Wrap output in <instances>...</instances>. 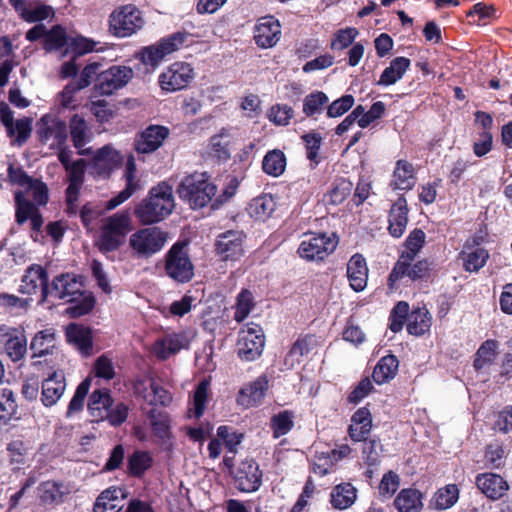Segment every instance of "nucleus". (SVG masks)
I'll use <instances>...</instances> for the list:
<instances>
[{
	"instance_id": "obj_1",
	"label": "nucleus",
	"mask_w": 512,
	"mask_h": 512,
	"mask_svg": "<svg viewBox=\"0 0 512 512\" xmlns=\"http://www.w3.org/2000/svg\"><path fill=\"white\" fill-rule=\"evenodd\" d=\"M49 297L69 304L65 313L71 318L88 314L95 305L92 293L84 289L78 276L70 273L53 278L49 290H45L44 299L47 300Z\"/></svg>"
},
{
	"instance_id": "obj_2",
	"label": "nucleus",
	"mask_w": 512,
	"mask_h": 512,
	"mask_svg": "<svg viewBox=\"0 0 512 512\" xmlns=\"http://www.w3.org/2000/svg\"><path fill=\"white\" fill-rule=\"evenodd\" d=\"M175 207L173 190L161 182L151 188L148 196L135 206L134 214L143 224H154L168 217Z\"/></svg>"
},
{
	"instance_id": "obj_3",
	"label": "nucleus",
	"mask_w": 512,
	"mask_h": 512,
	"mask_svg": "<svg viewBox=\"0 0 512 512\" xmlns=\"http://www.w3.org/2000/svg\"><path fill=\"white\" fill-rule=\"evenodd\" d=\"M132 228L129 211H118L101 220L95 245L104 255L115 252L125 244L127 235L132 231Z\"/></svg>"
},
{
	"instance_id": "obj_4",
	"label": "nucleus",
	"mask_w": 512,
	"mask_h": 512,
	"mask_svg": "<svg viewBox=\"0 0 512 512\" xmlns=\"http://www.w3.org/2000/svg\"><path fill=\"white\" fill-rule=\"evenodd\" d=\"M217 187L210 181L206 172H194L186 175L177 187L180 199L186 202L190 208L205 207L216 195Z\"/></svg>"
},
{
	"instance_id": "obj_5",
	"label": "nucleus",
	"mask_w": 512,
	"mask_h": 512,
	"mask_svg": "<svg viewBox=\"0 0 512 512\" xmlns=\"http://www.w3.org/2000/svg\"><path fill=\"white\" fill-rule=\"evenodd\" d=\"M237 450H227L223 458L224 466L233 475L235 486L242 492L256 491L262 481V473L253 459H244L234 468Z\"/></svg>"
},
{
	"instance_id": "obj_6",
	"label": "nucleus",
	"mask_w": 512,
	"mask_h": 512,
	"mask_svg": "<svg viewBox=\"0 0 512 512\" xmlns=\"http://www.w3.org/2000/svg\"><path fill=\"white\" fill-rule=\"evenodd\" d=\"M167 242V233L159 227L140 228L129 237V247L135 257L148 259L160 252Z\"/></svg>"
},
{
	"instance_id": "obj_7",
	"label": "nucleus",
	"mask_w": 512,
	"mask_h": 512,
	"mask_svg": "<svg viewBox=\"0 0 512 512\" xmlns=\"http://www.w3.org/2000/svg\"><path fill=\"white\" fill-rule=\"evenodd\" d=\"M144 24L141 11L132 4L115 9L109 16V31L118 38L136 34Z\"/></svg>"
},
{
	"instance_id": "obj_8",
	"label": "nucleus",
	"mask_w": 512,
	"mask_h": 512,
	"mask_svg": "<svg viewBox=\"0 0 512 512\" xmlns=\"http://www.w3.org/2000/svg\"><path fill=\"white\" fill-rule=\"evenodd\" d=\"M134 72L128 66L113 65L101 71L95 78L92 98L110 96L125 87L133 78Z\"/></svg>"
},
{
	"instance_id": "obj_9",
	"label": "nucleus",
	"mask_w": 512,
	"mask_h": 512,
	"mask_svg": "<svg viewBox=\"0 0 512 512\" xmlns=\"http://www.w3.org/2000/svg\"><path fill=\"white\" fill-rule=\"evenodd\" d=\"M165 273L177 283H187L194 276V265L185 245L175 243L165 255Z\"/></svg>"
},
{
	"instance_id": "obj_10",
	"label": "nucleus",
	"mask_w": 512,
	"mask_h": 512,
	"mask_svg": "<svg viewBox=\"0 0 512 512\" xmlns=\"http://www.w3.org/2000/svg\"><path fill=\"white\" fill-rule=\"evenodd\" d=\"M237 354L241 360L251 362L258 359L265 346V336L260 325L248 323L238 334Z\"/></svg>"
},
{
	"instance_id": "obj_11",
	"label": "nucleus",
	"mask_w": 512,
	"mask_h": 512,
	"mask_svg": "<svg viewBox=\"0 0 512 512\" xmlns=\"http://www.w3.org/2000/svg\"><path fill=\"white\" fill-rule=\"evenodd\" d=\"M337 245L338 238L334 233L309 234L301 241L297 253L307 261H318L331 254Z\"/></svg>"
},
{
	"instance_id": "obj_12",
	"label": "nucleus",
	"mask_w": 512,
	"mask_h": 512,
	"mask_svg": "<svg viewBox=\"0 0 512 512\" xmlns=\"http://www.w3.org/2000/svg\"><path fill=\"white\" fill-rule=\"evenodd\" d=\"M37 134L42 144H47L50 149H56L67 143L68 128L65 121L45 114L37 123Z\"/></svg>"
},
{
	"instance_id": "obj_13",
	"label": "nucleus",
	"mask_w": 512,
	"mask_h": 512,
	"mask_svg": "<svg viewBox=\"0 0 512 512\" xmlns=\"http://www.w3.org/2000/svg\"><path fill=\"white\" fill-rule=\"evenodd\" d=\"M194 77L191 64L174 62L159 75L158 82L162 90L171 93L186 88Z\"/></svg>"
},
{
	"instance_id": "obj_14",
	"label": "nucleus",
	"mask_w": 512,
	"mask_h": 512,
	"mask_svg": "<svg viewBox=\"0 0 512 512\" xmlns=\"http://www.w3.org/2000/svg\"><path fill=\"white\" fill-rule=\"evenodd\" d=\"M186 36L183 33H175L167 38L161 39L154 45L142 48L136 58L145 65L152 67L158 65L168 54L176 51L184 42Z\"/></svg>"
},
{
	"instance_id": "obj_15",
	"label": "nucleus",
	"mask_w": 512,
	"mask_h": 512,
	"mask_svg": "<svg viewBox=\"0 0 512 512\" xmlns=\"http://www.w3.org/2000/svg\"><path fill=\"white\" fill-rule=\"evenodd\" d=\"M123 161L122 155L111 145L98 149L89 163V172L98 178H108Z\"/></svg>"
},
{
	"instance_id": "obj_16",
	"label": "nucleus",
	"mask_w": 512,
	"mask_h": 512,
	"mask_svg": "<svg viewBox=\"0 0 512 512\" xmlns=\"http://www.w3.org/2000/svg\"><path fill=\"white\" fill-rule=\"evenodd\" d=\"M245 235L239 230L220 233L215 241V253L222 261H236L243 255Z\"/></svg>"
},
{
	"instance_id": "obj_17",
	"label": "nucleus",
	"mask_w": 512,
	"mask_h": 512,
	"mask_svg": "<svg viewBox=\"0 0 512 512\" xmlns=\"http://www.w3.org/2000/svg\"><path fill=\"white\" fill-rule=\"evenodd\" d=\"M49 287L47 270L39 264H31L22 275L18 291L26 295H34L40 291V302H45V290H49Z\"/></svg>"
},
{
	"instance_id": "obj_18",
	"label": "nucleus",
	"mask_w": 512,
	"mask_h": 512,
	"mask_svg": "<svg viewBox=\"0 0 512 512\" xmlns=\"http://www.w3.org/2000/svg\"><path fill=\"white\" fill-rule=\"evenodd\" d=\"M68 134L79 155L92 154V148L86 147L93 139V132L83 115L73 114L69 119Z\"/></svg>"
},
{
	"instance_id": "obj_19",
	"label": "nucleus",
	"mask_w": 512,
	"mask_h": 512,
	"mask_svg": "<svg viewBox=\"0 0 512 512\" xmlns=\"http://www.w3.org/2000/svg\"><path fill=\"white\" fill-rule=\"evenodd\" d=\"M30 221L31 230L39 232L43 226V218L38 207L28 200L20 191L15 193V221L21 226Z\"/></svg>"
},
{
	"instance_id": "obj_20",
	"label": "nucleus",
	"mask_w": 512,
	"mask_h": 512,
	"mask_svg": "<svg viewBox=\"0 0 512 512\" xmlns=\"http://www.w3.org/2000/svg\"><path fill=\"white\" fill-rule=\"evenodd\" d=\"M169 136V129L161 125H149L135 139V150L141 154H150L159 149Z\"/></svg>"
},
{
	"instance_id": "obj_21",
	"label": "nucleus",
	"mask_w": 512,
	"mask_h": 512,
	"mask_svg": "<svg viewBox=\"0 0 512 512\" xmlns=\"http://www.w3.org/2000/svg\"><path fill=\"white\" fill-rule=\"evenodd\" d=\"M0 342L7 356L14 362L21 360L27 352V339L23 332L8 326L0 327Z\"/></svg>"
},
{
	"instance_id": "obj_22",
	"label": "nucleus",
	"mask_w": 512,
	"mask_h": 512,
	"mask_svg": "<svg viewBox=\"0 0 512 512\" xmlns=\"http://www.w3.org/2000/svg\"><path fill=\"white\" fill-rule=\"evenodd\" d=\"M431 265L432 263L427 259L416 262L415 260H406L404 266L398 270L396 262L388 277L389 286L393 287L397 281L405 277L412 281L424 279L429 276Z\"/></svg>"
},
{
	"instance_id": "obj_23",
	"label": "nucleus",
	"mask_w": 512,
	"mask_h": 512,
	"mask_svg": "<svg viewBox=\"0 0 512 512\" xmlns=\"http://www.w3.org/2000/svg\"><path fill=\"white\" fill-rule=\"evenodd\" d=\"M281 34L280 24L273 16L263 17L255 27L254 39L261 48H270L276 45Z\"/></svg>"
},
{
	"instance_id": "obj_24",
	"label": "nucleus",
	"mask_w": 512,
	"mask_h": 512,
	"mask_svg": "<svg viewBox=\"0 0 512 512\" xmlns=\"http://www.w3.org/2000/svg\"><path fill=\"white\" fill-rule=\"evenodd\" d=\"M136 165L133 157H130L126 163L125 180L126 186L116 196L112 197L105 203V209L110 211L128 200L135 192L141 189V185L135 178Z\"/></svg>"
},
{
	"instance_id": "obj_25",
	"label": "nucleus",
	"mask_w": 512,
	"mask_h": 512,
	"mask_svg": "<svg viewBox=\"0 0 512 512\" xmlns=\"http://www.w3.org/2000/svg\"><path fill=\"white\" fill-rule=\"evenodd\" d=\"M267 389L268 380L266 377H258L255 381L240 389L237 395V403L244 408L256 406L261 403Z\"/></svg>"
},
{
	"instance_id": "obj_26",
	"label": "nucleus",
	"mask_w": 512,
	"mask_h": 512,
	"mask_svg": "<svg viewBox=\"0 0 512 512\" xmlns=\"http://www.w3.org/2000/svg\"><path fill=\"white\" fill-rule=\"evenodd\" d=\"M66 388L63 372H53L42 382L41 401L46 407L55 405L63 395Z\"/></svg>"
},
{
	"instance_id": "obj_27",
	"label": "nucleus",
	"mask_w": 512,
	"mask_h": 512,
	"mask_svg": "<svg viewBox=\"0 0 512 512\" xmlns=\"http://www.w3.org/2000/svg\"><path fill=\"white\" fill-rule=\"evenodd\" d=\"M408 223V207L404 196H400L389 212L388 230L392 237L400 238Z\"/></svg>"
},
{
	"instance_id": "obj_28",
	"label": "nucleus",
	"mask_w": 512,
	"mask_h": 512,
	"mask_svg": "<svg viewBox=\"0 0 512 512\" xmlns=\"http://www.w3.org/2000/svg\"><path fill=\"white\" fill-rule=\"evenodd\" d=\"M416 184V173L413 164L407 160H398L393 171L390 186L394 190L408 191Z\"/></svg>"
},
{
	"instance_id": "obj_29",
	"label": "nucleus",
	"mask_w": 512,
	"mask_h": 512,
	"mask_svg": "<svg viewBox=\"0 0 512 512\" xmlns=\"http://www.w3.org/2000/svg\"><path fill=\"white\" fill-rule=\"evenodd\" d=\"M478 489L488 498L496 500L501 498L508 490L507 482L499 475L483 473L476 477Z\"/></svg>"
},
{
	"instance_id": "obj_30",
	"label": "nucleus",
	"mask_w": 512,
	"mask_h": 512,
	"mask_svg": "<svg viewBox=\"0 0 512 512\" xmlns=\"http://www.w3.org/2000/svg\"><path fill=\"white\" fill-rule=\"evenodd\" d=\"M368 268L364 257L360 254L353 255L347 263V277L351 288L360 292L367 285Z\"/></svg>"
},
{
	"instance_id": "obj_31",
	"label": "nucleus",
	"mask_w": 512,
	"mask_h": 512,
	"mask_svg": "<svg viewBox=\"0 0 512 512\" xmlns=\"http://www.w3.org/2000/svg\"><path fill=\"white\" fill-rule=\"evenodd\" d=\"M186 346V339L181 334H168L156 340L152 347L153 354L160 360H166Z\"/></svg>"
},
{
	"instance_id": "obj_32",
	"label": "nucleus",
	"mask_w": 512,
	"mask_h": 512,
	"mask_svg": "<svg viewBox=\"0 0 512 512\" xmlns=\"http://www.w3.org/2000/svg\"><path fill=\"white\" fill-rule=\"evenodd\" d=\"M426 235L421 229H414L405 240V250L402 251L397 260V269L400 270L406 260H415L416 256L425 244Z\"/></svg>"
},
{
	"instance_id": "obj_33",
	"label": "nucleus",
	"mask_w": 512,
	"mask_h": 512,
	"mask_svg": "<svg viewBox=\"0 0 512 512\" xmlns=\"http://www.w3.org/2000/svg\"><path fill=\"white\" fill-rule=\"evenodd\" d=\"M124 498V492L121 488L111 487L103 491L93 507L94 512H117L122 508L121 501Z\"/></svg>"
},
{
	"instance_id": "obj_34",
	"label": "nucleus",
	"mask_w": 512,
	"mask_h": 512,
	"mask_svg": "<svg viewBox=\"0 0 512 512\" xmlns=\"http://www.w3.org/2000/svg\"><path fill=\"white\" fill-rule=\"evenodd\" d=\"M276 201L271 194H262L251 200L247 211L255 220L269 219L276 209Z\"/></svg>"
},
{
	"instance_id": "obj_35",
	"label": "nucleus",
	"mask_w": 512,
	"mask_h": 512,
	"mask_svg": "<svg viewBox=\"0 0 512 512\" xmlns=\"http://www.w3.org/2000/svg\"><path fill=\"white\" fill-rule=\"evenodd\" d=\"M69 343L73 344L83 355H90L92 351V337L89 328L70 324L66 330Z\"/></svg>"
},
{
	"instance_id": "obj_36",
	"label": "nucleus",
	"mask_w": 512,
	"mask_h": 512,
	"mask_svg": "<svg viewBox=\"0 0 512 512\" xmlns=\"http://www.w3.org/2000/svg\"><path fill=\"white\" fill-rule=\"evenodd\" d=\"M398 512H421L423 508L422 493L416 489H403L394 500Z\"/></svg>"
},
{
	"instance_id": "obj_37",
	"label": "nucleus",
	"mask_w": 512,
	"mask_h": 512,
	"mask_svg": "<svg viewBox=\"0 0 512 512\" xmlns=\"http://www.w3.org/2000/svg\"><path fill=\"white\" fill-rule=\"evenodd\" d=\"M410 60L406 57H396L390 65L384 69L377 84L380 86H390L400 80L410 66Z\"/></svg>"
},
{
	"instance_id": "obj_38",
	"label": "nucleus",
	"mask_w": 512,
	"mask_h": 512,
	"mask_svg": "<svg viewBox=\"0 0 512 512\" xmlns=\"http://www.w3.org/2000/svg\"><path fill=\"white\" fill-rule=\"evenodd\" d=\"M39 497L45 504L61 503L65 495L70 493V488L63 482L46 481L38 487Z\"/></svg>"
},
{
	"instance_id": "obj_39",
	"label": "nucleus",
	"mask_w": 512,
	"mask_h": 512,
	"mask_svg": "<svg viewBox=\"0 0 512 512\" xmlns=\"http://www.w3.org/2000/svg\"><path fill=\"white\" fill-rule=\"evenodd\" d=\"M399 361L394 355L382 357L374 367L372 377L375 383L381 385L393 379L398 371Z\"/></svg>"
},
{
	"instance_id": "obj_40",
	"label": "nucleus",
	"mask_w": 512,
	"mask_h": 512,
	"mask_svg": "<svg viewBox=\"0 0 512 512\" xmlns=\"http://www.w3.org/2000/svg\"><path fill=\"white\" fill-rule=\"evenodd\" d=\"M330 497V502L334 508L347 509L355 502L357 490L350 483H342L332 489Z\"/></svg>"
},
{
	"instance_id": "obj_41",
	"label": "nucleus",
	"mask_w": 512,
	"mask_h": 512,
	"mask_svg": "<svg viewBox=\"0 0 512 512\" xmlns=\"http://www.w3.org/2000/svg\"><path fill=\"white\" fill-rule=\"evenodd\" d=\"M113 400L108 390H95L91 393L88 401V411L95 421L103 420Z\"/></svg>"
},
{
	"instance_id": "obj_42",
	"label": "nucleus",
	"mask_w": 512,
	"mask_h": 512,
	"mask_svg": "<svg viewBox=\"0 0 512 512\" xmlns=\"http://www.w3.org/2000/svg\"><path fill=\"white\" fill-rule=\"evenodd\" d=\"M345 455L343 450H339V454H337V450L317 451L312 459L313 473L319 476L330 473L335 462Z\"/></svg>"
},
{
	"instance_id": "obj_43",
	"label": "nucleus",
	"mask_w": 512,
	"mask_h": 512,
	"mask_svg": "<svg viewBox=\"0 0 512 512\" xmlns=\"http://www.w3.org/2000/svg\"><path fill=\"white\" fill-rule=\"evenodd\" d=\"M431 320L432 317L425 307L414 309L408 316V333L415 336L425 334L431 327Z\"/></svg>"
},
{
	"instance_id": "obj_44",
	"label": "nucleus",
	"mask_w": 512,
	"mask_h": 512,
	"mask_svg": "<svg viewBox=\"0 0 512 512\" xmlns=\"http://www.w3.org/2000/svg\"><path fill=\"white\" fill-rule=\"evenodd\" d=\"M286 164L287 160L284 152L273 149L265 154L262 160V169L269 176L279 177L284 173Z\"/></svg>"
},
{
	"instance_id": "obj_45",
	"label": "nucleus",
	"mask_w": 512,
	"mask_h": 512,
	"mask_svg": "<svg viewBox=\"0 0 512 512\" xmlns=\"http://www.w3.org/2000/svg\"><path fill=\"white\" fill-rule=\"evenodd\" d=\"M55 347V333L52 329H45L39 331L32 338L30 343V350L33 357H42L52 353Z\"/></svg>"
},
{
	"instance_id": "obj_46",
	"label": "nucleus",
	"mask_w": 512,
	"mask_h": 512,
	"mask_svg": "<svg viewBox=\"0 0 512 512\" xmlns=\"http://www.w3.org/2000/svg\"><path fill=\"white\" fill-rule=\"evenodd\" d=\"M315 340L312 336L298 338L285 357V364L294 367L299 364L314 348Z\"/></svg>"
},
{
	"instance_id": "obj_47",
	"label": "nucleus",
	"mask_w": 512,
	"mask_h": 512,
	"mask_svg": "<svg viewBox=\"0 0 512 512\" xmlns=\"http://www.w3.org/2000/svg\"><path fill=\"white\" fill-rule=\"evenodd\" d=\"M499 342L493 339L484 341L476 352L474 360V367L476 370H481L487 365H491L497 355Z\"/></svg>"
},
{
	"instance_id": "obj_48",
	"label": "nucleus",
	"mask_w": 512,
	"mask_h": 512,
	"mask_svg": "<svg viewBox=\"0 0 512 512\" xmlns=\"http://www.w3.org/2000/svg\"><path fill=\"white\" fill-rule=\"evenodd\" d=\"M243 436V433L236 431L233 427L219 426L217 439L212 440L207 448H217L216 445H219V441L225 445V448H235L241 443Z\"/></svg>"
},
{
	"instance_id": "obj_49",
	"label": "nucleus",
	"mask_w": 512,
	"mask_h": 512,
	"mask_svg": "<svg viewBox=\"0 0 512 512\" xmlns=\"http://www.w3.org/2000/svg\"><path fill=\"white\" fill-rule=\"evenodd\" d=\"M461 257L466 271L478 272L486 264L489 253L486 249L477 247L469 252H462Z\"/></svg>"
},
{
	"instance_id": "obj_50",
	"label": "nucleus",
	"mask_w": 512,
	"mask_h": 512,
	"mask_svg": "<svg viewBox=\"0 0 512 512\" xmlns=\"http://www.w3.org/2000/svg\"><path fill=\"white\" fill-rule=\"evenodd\" d=\"M69 45L66 31L59 25L53 26L45 35L43 47L47 52L57 51Z\"/></svg>"
},
{
	"instance_id": "obj_51",
	"label": "nucleus",
	"mask_w": 512,
	"mask_h": 512,
	"mask_svg": "<svg viewBox=\"0 0 512 512\" xmlns=\"http://www.w3.org/2000/svg\"><path fill=\"white\" fill-rule=\"evenodd\" d=\"M228 145V136L225 133L221 132L213 135L208 144L209 156L217 159L218 161H227L230 158Z\"/></svg>"
},
{
	"instance_id": "obj_52",
	"label": "nucleus",
	"mask_w": 512,
	"mask_h": 512,
	"mask_svg": "<svg viewBox=\"0 0 512 512\" xmlns=\"http://www.w3.org/2000/svg\"><path fill=\"white\" fill-rule=\"evenodd\" d=\"M209 381L204 379L196 387L193 394L192 408L188 409L189 416L200 418L205 410L208 398Z\"/></svg>"
},
{
	"instance_id": "obj_53",
	"label": "nucleus",
	"mask_w": 512,
	"mask_h": 512,
	"mask_svg": "<svg viewBox=\"0 0 512 512\" xmlns=\"http://www.w3.org/2000/svg\"><path fill=\"white\" fill-rule=\"evenodd\" d=\"M255 306L254 296L248 289H242L236 297L234 319L244 321Z\"/></svg>"
},
{
	"instance_id": "obj_54",
	"label": "nucleus",
	"mask_w": 512,
	"mask_h": 512,
	"mask_svg": "<svg viewBox=\"0 0 512 512\" xmlns=\"http://www.w3.org/2000/svg\"><path fill=\"white\" fill-rule=\"evenodd\" d=\"M328 100V96L321 91L308 94L303 100V113L308 117L322 113Z\"/></svg>"
},
{
	"instance_id": "obj_55",
	"label": "nucleus",
	"mask_w": 512,
	"mask_h": 512,
	"mask_svg": "<svg viewBox=\"0 0 512 512\" xmlns=\"http://www.w3.org/2000/svg\"><path fill=\"white\" fill-rule=\"evenodd\" d=\"M152 465V456L148 450H134L129 458V470L133 476H141Z\"/></svg>"
},
{
	"instance_id": "obj_56",
	"label": "nucleus",
	"mask_w": 512,
	"mask_h": 512,
	"mask_svg": "<svg viewBox=\"0 0 512 512\" xmlns=\"http://www.w3.org/2000/svg\"><path fill=\"white\" fill-rule=\"evenodd\" d=\"M89 388H90V380L89 379L83 380L77 386L74 396L68 405L66 417L72 418L73 416H75L76 414L80 413L83 410L85 398L89 392Z\"/></svg>"
},
{
	"instance_id": "obj_57",
	"label": "nucleus",
	"mask_w": 512,
	"mask_h": 512,
	"mask_svg": "<svg viewBox=\"0 0 512 512\" xmlns=\"http://www.w3.org/2000/svg\"><path fill=\"white\" fill-rule=\"evenodd\" d=\"M459 490L456 485L449 484L437 491L434 497L435 506L439 510L452 507L458 500Z\"/></svg>"
},
{
	"instance_id": "obj_58",
	"label": "nucleus",
	"mask_w": 512,
	"mask_h": 512,
	"mask_svg": "<svg viewBox=\"0 0 512 512\" xmlns=\"http://www.w3.org/2000/svg\"><path fill=\"white\" fill-rule=\"evenodd\" d=\"M150 424L155 436L164 440L169 437L168 417L165 413L151 409L149 412Z\"/></svg>"
},
{
	"instance_id": "obj_59",
	"label": "nucleus",
	"mask_w": 512,
	"mask_h": 512,
	"mask_svg": "<svg viewBox=\"0 0 512 512\" xmlns=\"http://www.w3.org/2000/svg\"><path fill=\"white\" fill-rule=\"evenodd\" d=\"M399 485L400 479L396 473L392 471L385 473L378 488L380 497L383 500L391 498L398 490Z\"/></svg>"
},
{
	"instance_id": "obj_60",
	"label": "nucleus",
	"mask_w": 512,
	"mask_h": 512,
	"mask_svg": "<svg viewBox=\"0 0 512 512\" xmlns=\"http://www.w3.org/2000/svg\"><path fill=\"white\" fill-rule=\"evenodd\" d=\"M353 184L351 181L341 178L334 182L329 197L332 204L342 203L351 193Z\"/></svg>"
},
{
	"instance_id": "obj_61",
	"label": "nucleus",
	"mask_w": 512,
	"mask_h": 512,
	"mask_svg": "<svg viewBox=\"0 0 512 512\" xmlns=\"http://www.w3.org/2000/svg\"><path fill=\"white\" fill-rule=\"evenodd\" d=\"M294 111L287 104H276L268 112V118L276 125H288L293 117Z\"/></svg>"
},
{
	"instance_id": "obj_62",
	"label": "nucleus",
	"mask_w": 512,
	"mask_h": 512,
	"mask_svg": "<svg viewBox=\"0 0 512 512\" xmlns=\"http://www.w3.org/2000/svg\"><path fill=\"white\" fill-rule=\"evenodd\" d=\"M54 15V10L51 6L40 4L36 7L30 8L25 11L21 18L29 23L39 22L46 20Z\"/></svg>"
},
{
	"instance_id": "obj_63",
	"label": "nucleus",
	"mask_w": 512,
	"mask_h": 512,
	"mask_svg": "<svg viewBox=\"0 0 512 512\" xmlns=\"http://www.w3.org/2000/svg\"><path fill=\"white\" fill-rule=\"evenodd\" d=\"M274 437H280L288 433L292 426V416L288 411L281 412L275 415L271 420Z\"/></svg>"
},
{
	"instance_id": "obj_64",
	"label": "nucleus",
	"mask_w": 512,
	"mask_h": 512,
	"mask_svg": "<svg viewBox=\"0 0 512 512\" xmlns=\"http://www.w3.org/2000/svg\"><path fill=\"white\" fill-rule=\"evenodd\" d=\"M31 131L32 120L30 118L24 117L16 120L14 123V140L12 143L18 146L23 145L30 137Z\"/></svg>"
}]
</instances>
